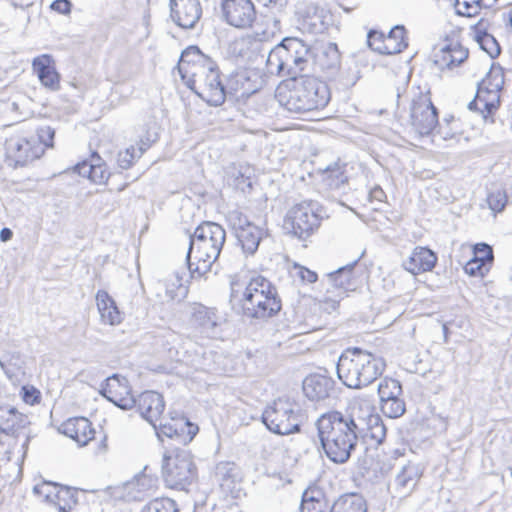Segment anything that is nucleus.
I'll list each match as a JSON object with an SVG mask.
<instances>
[{"label": "nucleus", "instance_id": "20e7f679", "mask_svg": "<svg viewBox=\"0 0 512 512\" xmlns=\"http://www.w3.org/2000/svg\"><path fill=\"white\" fill-rule=\"evenodd\" d=\"M384 361L359 347L347 348L340 355L336 370L342 383L352 389H361L373 383L383 373Z\"/></svg>", "mask_w": 512, "mask_h": 512}, {"label": "nucleus", "instance_id": "0e129e2a", "mask_svg": "<svg viewBox=\"0 0 512 512\" xmlns=\"http://www.w3.org/2000/svg\"><path fill=\"white\" fill-rule=\"evenodd\" d=\"M55 59L50 54H42L32 60V64H54Z\"/></svg>", "mask_w": 512, "mask_h": 512}, {"label": "nucleus", "instance_id": "4d7b16f0", "mask_svg": "<svg viewBox=\"0 0 512 512\" xmlns=\"http://www.w3.org/2000/svg\"><path fill=\"white\" fill-rule=\"evenodd\" d=\"M71 2L69 0H54L50 8L60 14H68L71 11Z\"/></svg>", "mask_w": 512, "mask_h": 512}, {"label": "nucleus", "instance_id": "cd10ccee", "mask_svg": "<svg viewBox=\"0 0 512 512\" xmlns=\"http://www.w3.org/2000/svg\"><path fill=\"white\" fill-rule=\"evenodd\" d=\"M96 302L101 319L104 323L116 325L121 322V313L118 310L115 301L106 291L99 290L97 292Z\"/></svg>", "mask_w": 512, "mask_h": 512}, {"label": "nucleus", "instance_id": "79ce46f5", "mask_svg": "<svg viewBox=\"0 0 512 512\" xmlns=\"http://www.w3.org/2000/svg\"><path fill=\"white\" fill-rule=\"evenodd\" d=\"M381 411L389 418H398L402 416L406 411V404L400 396L390 399L381 404Z\"/></svg>", "mask_w": 512, "mask_h": 512}, {"label": "nucleus", "instance_id": "774afa93", "mask_svg": "<svg viewBox=\"0 0 512 512\" xmlns=\"http://www.w3.org/2000/svg\"><path fill=\"white\" fill-rule=\"evenodd\" d=\"M30 439H31V436H30L29 434H27V435H26V439H25L24 443L22 444L23 454H24V455L27 453L28 445H29Z\"/></svg>", "mask_w": 512, "mask_h": 512}, {"label": "nucleus", "instance_id": "6e6552de", "mask_svg": "<svg viewBox=\"0 0 512 512\" xmlns=\"http://www.w3.org/2000/svg\"><path fill=\"white\" fill-rule=\"evenodd\" d=\"M322 207L316 201H303L293 206L284 220V228L299 239H306L318 229Z\"/></svg>", "mask_w": 512, "mask_h": 512}, {"label": "nucleus", "instance_id": "f3484780", "mask_svg": "<svg viewBox=\"0 0 512 512\" xmlns=\"http://www.w3.org/2000/svg\"><path fill=\"white\" fill-rule=\"evenodd\" d=\"M128 381L125 377L114 374L101 385V395L121 409L134 407L135 399L129 396Z\"/></svg>", "mask_w": 512, "mask_h": 512}, {"label": "nucleus", "instance_id": "393cba45", "mask_svg": "<svg viewBox=\"0 0 512 512\" xmlns=\"http://www.w3.org/2000/svg\"><path fill=\"white\" fill-rule=\"evenodd\" d=\"M300 512H333V503L323 489L310 486L302 494Z\"/></svg>", "mask_w": 512, "mask_h": 512}, {"label": "nucleus", "instance_id": "a19ab883", "mask_svg": "<svg viewBox=\"0 0 512 512\" xmlns=\"http://www.w3.org/2000/svg\"><path fill=\"white\" fill-rule=\"evenodd\" d=\"M142 512H179V510L173 499L163 497L150 501Z\"/></svg>", "mask_w": 512, "mask_h": 512}, {"label": "nucleus", "instance_id": "c9c22d12", "mask_svg": "<svg viewBox=\"0 0 512 512\" xmlns=\"http://www.w3.org/2000/svg\"><path fill=\"white\" fill-rule=\"evenodd\" d=\"M380 404L402 395L401 383L393 378H383L377 386Z\"/></svg>", "mask_w": 512, "mask_h": 512}, {"label": "nucleus", "instance_id": "423d86ee", "mask_svg": "<svg viewBox=\"0 0 512 512\" xmlns=\"http://www.w3.org/2000/svg\"><path fill=\"white\" fill-rule=\"evenodd\" d=\"M197 475V467L189 451L176 450L173 455H164L162 476L168 488L188 491Z\"/></svg>", "mask_w": 512, "mask_h": 512}, {"label": "nucleus", "instance_id": "69168bd1", "mask_svg": "<svg viewBox=\"0 0 512 512\" xmlns=\"http://www.w3.org/2000/svg\"><path fill=\"white\" fill-rule=\"evenodd\" d=\"M480 104V100L476 98V96L474 97L473 100H471L469 103H468V109L470 111H479L484 119H487V115L485 114V111H484V108L483 106L482 107H479L478 105Z\"/></svg>", "mask_w": 512, "mask_h": 512}, {"label": "nucleus", "instance_id": "49530a36", "mask_svg": "<svg viewBox=\"0 0 512 512\" xmlns=\"http://www.w3.org/2000/svg\"><path fill=\"white\" fill-rule=\"evenodd\" d=\"M54 136L55 130L50 126H42L37 130L36 135H31L32 139L40 143L44 149L45 147H53Z\"/></svg>", "mask_w": 512, "mask_h": 512}, {"label": "nucleus", "instance_id": "5701e85b", "mask_svg": "<svg viewBox=\"0 0 512 512\" xmlns=\"http://www.w3.org/2000/svg\"><path fill=\"white\" fill-rule=\"evenodd\" d=\"M28 417L14 407L0 405V431L18 438L21 431L29 425Z\"/></svg>", "mask_w": 512, "mask_h": 512}, {"label": "nucleus", "instance_id": "f8f14e48", "mask_svg": "<svg viewBox=\"0 0 512 512\" xmlns=\"http://www.w3.org/2000/svg\"><path fill=\"white\" fill-rule=\"evenodd\" d=\"M309 48L296 37H286L269 53L266 64H301L307 62Z\"/></svg>", "mask_w": 512, "mask_h": 512}, {"label": "nucleus", "instance_id": "473e14b6", "mask_svg": "<svg viewBox=\"0 0 512 512\" xmlns=\"http://www.w3.org/2000/svg\"><path fill=\"white\" fill-rule=\"evenodd\" d=\"M500 91L494 89H485L477 85L476 98L480 100L486 115H491L500 105Z\"/></svg>", "mask_w": 512, "mask_h": 512}, {"label": "nucleus", "instance_id": "bf43d9fd", "mask_svg": "<svg viewBox=\"0 0 512 512\" xmlns=\"http://www.w3.org/2000/svg\"><path fill=\"white\" fill-rule=\"evenodd\" d=\"M323 54L329 57L330 64H336L339 62L340 54L335 43H329L323 50Z\"/></svg>", "mask_w": 512, "mask_h": 512}, {"label": "nucleus", "instance_id": "a211bd4d", "mask_svg": "<svg viewBox=\"0 0 512 512\" xmlns=\"http://www.w3.org/2000/svg\"><path fill=\"white\" fill-rule=\"evenodd\" d=\"M304 395L311 401L320 402L336 396L335 380L324 374H310L302 385Z\"/></svg>", "mask_w": 512, "mask_h": 512}, {"label": "nucleus", "instance_id": "ea45409f", "mask_svg": "<svg viewBox=\"0 0 512 512\" xmlns=\"http://www.w3.org/2000/svg\"><path fill=\"white\" fill-rule=\"evenodd\" d=\"M212 62L210 56L204 54L198 46L191 45L184 49L177 64H206Z\"/></svg>", "mask_w": 512, "mask_h": 512}, {"label": "nucleus", "instance_id": "e2e57ef3", "mask_svg": "<svg viewBox=\"0 0 512 512\" xmlns=\"http://www.w3.org/2000/svg\"><path fill=\"white\" fill-rule=\"evenodd\" d=\"M385 196L386 195H385L384 191L379 186H376V187H374L373 189H371L369 191V199L370 200L374 199V200H377L379 202H382L383 198H385Z\"/></svg>", "mask_w": 512, "mask_h": 512}, {"label": "nucleus", "instance_id": "4be33fe9", "mask_svg": "<svg viewBox=\"0 0 512 512\" xmlns=\"http://www.w3.org/2000/svg\"><path fill=\"white\" fill-rule=\"evenodd\" d=\"M421 475L422 472L418 465L413 463L404 465L396 474L393 482L389 484V489L399 498L407 497L416 487Z\"/></svg>", "mask_w": 512, "mask_h": 512}, {"label": "nucleus", "instance_id": "72a5a7b5", "mask_svg": "<svg viewBox=\"0 0 512 512\" xmlns=\"http://www.w3.org/2000/svg\"><path fill=\"white\" fill-rule=\"evenodd\" d=\"M324 173L327 175L325 180L331 189L339 190L344 187L348 181V177L345 175V164L335 162L324 169Z\"/></svg>", "mask_w": 512, "mask_h": 512}, {"label": "nucleus", "instance_id": "c03bdc74", "mask_svg": "<svg viewBox=\"0 0 512 512\" xmlns=\"http://www.w3.org/2000/svg\"><path fill=\"white\" fill-rule=\"evenodd\" d=\"M472 258L480 263L487 264V267L490 269L494 260L493 250L486 243L476 244L473 249Z\"/></svg>", "mask_w": 512, "mask_h": 512}, {"label": "nucleus", "instance_id": "4468645a", "mask_svg": "<svg viewBox=\"0 0 512 512\" xmlns=\"http://www.w3.org/2000/svg\"><path fill=\"white\" fill-rule=\"evenodd\" d=\"M410 118L420 135H429L438 123L437 109L428 97L420 95L412 102Z\"/></svg>", "mask_w": 512, "mask_h": 512}, {"label": "nucleus", "instance_id": "6e6d98bb", "mask_svg": "<svg viewBox=\"0 0 512 512\" xmlns=\"http://www.w3.org/2000/svg\"><path fill=\"white\" fill-rule=\"evenodd\" d=\"M454 6L457 14L462 16H472L476 13L477 6L470 4L467 1L460 3L459 0L454 1Z\"/></svg>", "mask_w": 512, "mask_h": 512}, {"label": "nucleus", "instance_id": "bb28decb", "mask_svg": "<svg viewBox=\"0 0 512 512\" xmlns=\"http://www.w3.org/2000/svg\"><path fill=\"white\" fill-rule=\"evenodd\" d=\"M62 433L80 445H86L94 438L95 431L85 417L70 418L61 425Z\"/></svg>", "mask_w": 512, "mask_h": 512}, {"label": "nucleus", "instance_id": "680f3d73", "mask_svg": "<svg viewBox=\"0 0 512 512\" xmlns=\"http://www.w3.org/2000/svg\"><path fill=\"white\" fill-rule=\"evenodd\" d=\"M24 394L23 399L26 403L34 404L38 402L39 399V392L35 389L28 390L27 388L23 387Z\"/></svg>", "mask_w": 512, "mask_h": 512}, {"label": "nucleus", "instance_id": "de8ad7c7", "mask_svg": "<svg viewBox=\"0 0 512 512\" xmlns=\"http://www.w3.org/2000/svg\"><path fill=\"white\" fill-rule=\"evenodd\" d=\"M487 202L489 208L495 212L502 211L507 203V196L504 191L497 190L495 192H490L487 196Z\"/></svg>", "mask_w": 512, "mask_h": 512}, {"label": "nucleus", "instance_id": "aec40b11", "mask_svg": "<svg viewBox=\"0 0 512 512\" xmlns=\"http://www.w3.org/2000/svg\"><path fill=\"white\" fill-rule=\"evenodd\" d=\"M170 15L184 29H192L202 13L199 0H170Z\"/></svg>", "mask_w": 512, "mask_h": 512}, {"label": "nucleus", "instance_id": "8fccbe9b", "mask_svg": "<svg viewBox=\"0 0 512 512\" xmlns=\"http://www.w3.org/2000/svg\"><path fill=\"white\" fill-rule=\"evenodd\" d=\"M291 274L300 278L303 283H314L317 281V273L299 264H294Z\"/></svg>", "mask_w": 512, "mask_h": 512}, {"label": "nucleus", "instance_id": "58836bf2", "mask_svg": "<svg viewBox=\"0 0 512 512\" xmlns=\"http://www.w3.org/2000/svg\"><path fill=\"white\" fill-rule=\"evenodd\" d=\"M504 84V72L502 66H490L486 76L477 84L485 89L501 91Z\"/></svg>", "mask_w": 512, "mask_h": 512}, {"label": "nucleus", "instance_id": "5fc2aeb1", "mask_svg": "<svg viewBox=\"0 0 512 512\" xmlns=\"http://www.w3.org/2000/svg\"><path fill=\"white\" fill-rule=\"evenodd\" d=\"M188 66H175L173 69V74L175 75L176 72L184 82V84L190 88L191 90H195V79L193 74L192 76H188Z\"/></svg>", "mask_w": 512, "mask_h": 512}, {"label": "nucleus", "instance_id": "1a4fd4ad", "mask_svg": "<svg viewBox=\"0 0 512 512\" xmlns=\"http://www.w3.org/2000/svg\"><path fill=\"white\" fill-rule=\"evenodd\" d=\"M265 76L264 70L257 66H239L226 78L225 89L229 96L245 100L262 88Z\"/></svg>", "mask_w": 512, "mask_h": 512}, {"label": "nucleus", "instance_id": "09e8293b", "mask_svg": "<svg viewBox=\"0 0 512 512\" xmlns=\"http://www.w3.org/2000/svg\"><path fill=\"white\" fill-rule=\"evenodd\" d=\"M385 34L377 30H370L367 35L368 46L379 54H384Z\"/></svg>", "mask_w": 512, "mask_h": 512}, {"label": "nucleus", "instance_id": "e433bc0d", "mask_svg": "<svg viewBox=\"0 0 512 512\" xmlns=\"http://www.w3.org/2000/svg\"><path fill=\"white\" fill-rule=\"evenodd\" d=\"M356 263L357 261H354L351 264L340 267L336 271L329 273L327 275L329 282L334 287L347 291L351 284L352 273Z\"/></svg>", "mask_w": 512, "mask_h": 512}, {"label": "nucleus", "instance_id": "603ef678", "mask_svg": "<svg viewBox=\"0 0 512 512\" xmlns=\"http://www.w3.org/2000/svg\"><path fill=\"white\" fill-rule=\"evenodd\" d=\"M464 270L467 274L474 277H483L489 272L487 264L480 263L471 258L464 266Z\"/></svg>", "mask_w": 512, "mask_h": 512}, {"label": "nucleus", "instance_id": "f704fd0d", "mask_svg": "<svg viewBox=\"0 0 512 512\" xmlns=\"http://www.w3.org/2000/svg\"><path fill=\"white\" fill-rule=\"evenodd\" d=\"M77 492L76 489L59 486V489L55 492L53 504L60 512H69L78 502Z\"/></svg>", "mask_w": 512, "mask_h": 512}, {"label": "nucleus", "instance_id": "9b49d317", "mask_svg": "<svg viewBox=\"0 0 512 512\" xmlns=\"http://www.w3.org/2000/svg\"><path fill=\"white\" fill-rule=\"evenodd\" d=\"M227 220L243 253L254 255L263 237L262 229L251 223L245 215L237 210L229 212Z\"/></svg>", "mask_w": 512, "mask_h": 512}, {"label": "nucleus", "instance_id": "c85d7f7f", "mask_svg": "<svg viewBox=\"0 0 512 512\" xmlns=\"http://www.w3.org/2000/svg\"><path fill=\"white\" fill-rule=\"evenodd\" d=\"M469 51L459 43L449 44L440 49V55H435L433 64H463L468 59Z\"/></svg>", "mask_w": 512, "mask_h": 512}, {"label": "nucleus", "instance_id": "13d9d810", "mask_svg": "<svg viewBox=\"0 0 512 512\" xmlns=\"http://www.w3.org/2000/svg\"><path fill=\"white\" fill-rule=\"evenodd\" d=\"M105 171L100 163V161H95L93 166V171L90 176V180L95 183H101L106 179Z\"/></svg>", "mask_w": 512, "mask_h": 512}, {"label": "nucleus", "instance_id": "9d476101", "mask_svg": "<svg viewBox=\"0 0 512 512\" xmlns=\"http://www.w3.org/2000/svg\"><path fill=\"white\" fill-rule=\"evenodd\" d=\"M222 317L214 307L201 303L189 306L188 326L194 337L214 339L220 334Z\"/></svg>", "mask_w": 512, "mask_h": 512}, {"label": "nucleus", "instance_id": "0eeeda50", "mask_svg": "<svg viewBox=\"0 0 512 512\" xmlns=\"http://www.w3.org/2000/svg\"><path fill=\"white\" fill-rule=\"evenodd\" d=\"M302 415L296 404L279 398L268 406L262 414V422L267 429L278 435H288L300 431Z\"/></svg>", "mask_w": 512, "mask_h": 512}, {"label": "nucleus", "instance_id": "4c0bfd02", "mask_svg": "<svg viewBox=\"0 0 512 512\" xmlns=\"http://www.w3.org/2000/svg\"><path fill=\"white\" fill-rule=\"evenodd\" d=\"M41 84L50 90H58L60 87V75L55 66H33Z\"/></svg>", "mask_w": 512, "mask_h": 512}, {"label": "nucleus", "instance_id": "3c124183", "mask_svg": "<svg viewBox=\"0 0 512 512\" xmlns=\"http://www.w3.org/2000/svg\"><path fill=\"white\" fill-rule=\"evenodd\" d=\"M57 483L43 482L40 485L34 487V492L45 497V500L53 503L55 501V492L59 489Z\"/></svg>", "mask_w": 512, "mask_h": 512}, {"label": "nucleus", "instance_id": "338daca9", "mask_svg": "<svg viewBox=\"0 0 512 512\" xmlns=\"http://www.w3.org/2000/svg\"><path fill=\"white\" fill-rule=\"evenodd\" d=\"M13 236V232L11 229L9 228H2L1 231H0V240L2 242H7L9 241Z\"/></svg>", "mask_w": 512, "mask_h": 512}, {"label": "nucleus", "instance_id": "2f4dec72", "mask_svg": "<svg viewBox=\"0 0 512 512\" xmlns=\"http://www.w3.org/2000/svg\"><path fill=\"white\" fill-rule=\"evenodd\" d=\"M412 66H394L387 74L389 81L394 85L396 89V97L397 100L400 98L401 94L405 91L411 75H412Z\"/></svg>", "mask_w": 512, "mask_h": 512}, {"label": "nucleus", "instance_id": "7c9ffc66", "mask_svg": "<svg viewBox=\"0 0 512 512\" xmlns=\"http://www.w3.org/2000/svg\"><path fill=\"white\" fill-rule=\"evenodd\" d=\"M366 504L362 496L356 493L341 495L333 502V512H366Z\"/></svg>", "mask_w": 512, "mask_h": 512}, {"label": "nucleus", "instance_id": "a18cd8bd", "mask_svg": "<svg viewBox=\"0 0 512 512\" xmlns=\"http://www.w3.org/2000/svg\"><path fill=\"white\" fill-rule=\"evenodd\" d=\"M477 41L481 49H483L491 59L496 58L500 54V46L492 35L487 33L479 35Z\"/></svg>", "mask_w": 512, "mask_h": 512}, {"label": "nucleus", "instance_id": "a878e982", "mask_svg": "<svg viewBox=\"0 0 512 512\" xmlns=\"http://www.w3.org/2000/svg\"><path fill=\"white\" fill-rule=\"evenodd\" d=\"M437 262L436 254L426 247H416L409 258L403 262L406 271L413 275L431 271Z\"/></svg>", "mask_w": 512, "mask_h": 512}, {"label": "nucleus", "instance_id": "dca6fc26", "mask_svg": "<svg viewBox=\"0 0 512 512\" xmlns=\"http://www.w3.org/2000/svg\"><path fill=\"white\" fill-rule=\"evenodd\" d=\"M157 437L163 441L164 437L176 440L179 444L186 445L192 441L198 432V427L192 424L188 419L182 417L180 419L172 418L171 422L156 424L153 427Z\"/></svg>", "mask_w": 512, "mask_h": 512}, {"label": "nucleus", "instance_id": "f257e3e1", "mask_svg": "<svg viewBox=\"0 0 512 512\" xmlns=\"http://www.w3.org/2000/svg\"><path fill=\"white\" fill-rule=\"evenodd\" d=\"M316 425L328 459L336 464L346 463L356 449L363 430L356 407L345 412L332 410L324 413Z\"/></svg>", "mask_w": 512, "mask_h": 512}, {"label": "nucleus", "instance_id": "2eb2a0df", "mask_svg": "<svg viewBox=\"0 0 512 512\" xmlns=\"http://www.w3.org/2000/svg\"><path fill=\"white\" fill-rule=\"evenodd\" d=\"M222 12L227 23L236 28H249L256 19L251 0H223Z\"/></svg>", "mask_w": 512, "mask_h": 512}, {"label": "nucleus", "instance_id": "7ed1b4c3", "mask_svg": "<svg viewBox=\"0 0 512 512\" xmlns=\"http://www.w3.org/2000/svg\"><path fill=\"white\" fill-rule=\"evenodd\" d=\"M186 255L191 273L205 274L217 261L226 241L225 229L216 222L204 221L189 235Z\"/></svg>", "mask_w": 512, "mask_h": 512}, {"label": "nucleus", "instance_id": "412c9836", "mask_svg": "<svg viewBox=\"0 0 512 512\" xmlns=\"http://www.w3.org/2000/svg\"><path fill=\"white\" fill-rule=\"evenodd\" d=\"M134 406H137L138 411L146 421L156 427V422L164 411L165 402L163 396L158 392L145 391L135 399Z\"/></svg>", "mask_w": 512, "mask_h": 512}, {"label": "nucleus", "instance_id": "6ab92c4d", "mask_svg": "<svg viewBox=\"0 0 512 512\" xmlns=\"http://www.w3.org/2000/svg\"><path fill=\"white\" fill-rule=\"evenodd\" d=\"M198 95L210 106H220L229 96L228 89H225V83L221 79L219 66H210L205 78L204 86Z\"/></svg>", "mask_w": 512, "mask_h": 512}, {"label": "nucleus", "instance_id": "37998d69", "mask_svg": "<svg viewBox=\"0 0 512 512\" xmlns=\"http://www.w3.org/2000/svg\"><path fill=\"white\" fill-rule=\"evenodd\" d=\"M146 151V147H134L130 146L125 151L120 152L118 154V165L122 169H129L134 161L138 158H140L143 153Z\"/></svg>", "mask_w": 512, "mask_h": 512}, {"label": "nucleus", "instance_id": "c756f323", "mask_svg": "<svg viewBox=\"0 0 512 512\" xmlns=\"http://www.w3.org/2000/svg\"><path fill=\"white\" fill-rule=\"evenodd\" d=\"M384 55H393L402 52L408 46L406 29L403 25H396L385 35Z\"/></svg>", "mask_w": 512, "mask_h": 512}, {"label": "nucleus", "instance_id": "864d4df0", "mask_svg": "<svg viewBox=\"0 0 512 512\" xmlns=\"http://www.w3.org/2000/svg\"><path fill=\"white\" fill-rule=\"evenodd\" d=\"M95 161H101L100 156L97 153H93L91 155L90 161H83L78 163L74 170L81 176L90 178L91 173L93 171V166Z\"/></svg>", "mask_w": 512, "mask_h": 512}, {"label": "nucleus", "instance_id": "052dcab7", "mask_svg": "<svg viewBox=\"0 0 512 512\" xmlns=\"http://www.w3.org/2000/svg\"><path fill=\"white\" fill-rule=\"evenodd\" d=\"M0 367L4 371L5 375L10 379L14 380L17 376V371L20 369L19 367H16V365L12 364L11 362H4L0 360Z\"/></svg>", "mask_w": 512, "mask_h": 512}, {"label": "nucleus", "instance_id": "39448f33", "mask_svg": "<svg viewBox=\"0 0 512 512\" xmlns=\"http://www.w3.org/2000/svg\"><path fill=\"white\" fill-rule=\"evenodd\" d=\"M243 315L265 320L276 315L282 308L277 288L265 277H253L247 284L241 299Z\"/></svg>", "mask_w": 512, "mask_h": 512}, {"label": "nucleus", "instance_id": "b1692460", "mask_svg": "<svg viewBox=\"0 0 512 512\" xmlns=\"http://www.w3.org/2000/svg\"><path fill=\"white\" fill-rule=\"evenodd\" d=\"M356 410L363 428L360 437H369L377 444H381L386 438L387 431L381 417L369 409L356 408Z\"/></svg>", "mask_w": 512, "mask_h": 512}, {"label": "nucleus", "instance_id": "f03ea898", "mask_svg": "<svg viewBox=\"0 0 512 512\" xmlns=\"http://www.w3.org/2000/svg\"><path fill=\"white\" fill-rule=\"evenodd\" d=\"M288 66H277V74L285 76ZM284 79L277 87L275 97L279 104L292 113H305L324 108L330 100L327 84L314 76L298 74L289 67Z\"/></svg>", "mask_w": 512, "mask_h": 512}, {"label": "nucleus", "instance_id": "ddd939ff", "mask_svg": "<svg viewBox=\"0 0 512 512\" xmlns=\"http://www.w3.org/2000/svg\"><path fill=\"white\" fill-rule=\"evenodd\" d=\"M5 148L7 157L13 160L16 166H25L44 153V148L31 136H13L6 141Z\"/></svg>", "mask_w": 512, "mask_h": 512}]
</instances>
